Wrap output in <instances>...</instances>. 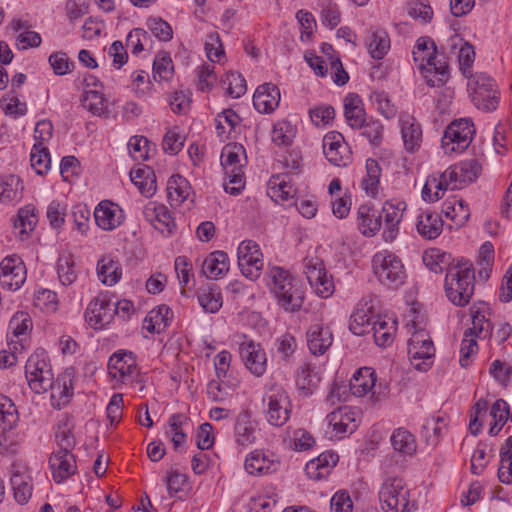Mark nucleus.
<instances>
[{
  "label": "nucleus",
  "instance_id": "nucleus-21",
  "mask_svg": "<svg viewBox=\"0 0 512 512\" xmlns=\"http://www.w3.org/2000/svg\"><path fill=\"white\" fill-rule=\"evenodd\" d=\"M382 214L373 206L360 205L357 210V226L362 235L374 236L381 228Z\"/></svg>",
  "mask_w": 512,
  "mask_h": 512
},
{
  "label": "nucleus",
  "instance_id": "nucleus-64",
  "mask_svg": "<svg viewBox=\"0 0 512 512\" xmlns=\"http://www.w3.org/2000/svg\"><path fill=\"white\" fill-rule=\"evenodd\" d=\"M489 371L494 379L498 381L502 386H508L512 376L511 365L500 360H494L491 363Z\"/></svg>",
  "mask_w": 512,
  "mask_h": 512
},
{
  "label": "nucleus",
  "instance_id": "nucleus-11",
  "mask_svg": "<svg viewBox=\"0 0 512 512\" xmlns=\"http://www.w3.org/2000/svg\"><path fill=\"white\" fill-rule=\"evenodd\" d=\"M114 302L111 296L106 293H100L88 305L85 318L94 329H102L114 318L113 312Z\"/></svg>",
  "mask_w": 512,
  "mask_h": 512
},
{
  "label": "nucleus",
  "instance_id": "nucleus-4",
  "mask_svg": "<svg viewBox=\"0 0 512 512\" xmlns=\"http://www.w3.org/2000/svg\"><path fill=\"white\" fill-rule=\"evenodd\" d=\"M467 89L472 103L480 110L491 112L497 109L499 93L495 81L484 73L470 74Z\"/></svg>",
  "mask_w": 512,
  "mask_h": 512
},
{
  "label": "nucleus",
  "instance_id": "nucleus-6",
  "mask_svg": "<svg viewBox=\"0 0 512 512\" xmlns=\"http://www.w3.org/2000/svg\"><path fill=\"white\" fill-rule=\"evenodd\" d=\"M474 133V125L470 120H454L445 129L441 140L444 153L451 155L465 151L469 147Z\"/></svg>",
  "mask_w": 512,
  "mask_h": 512
},
{
  "label": "nucleus",
  "instance_id": "nucleus-48",
  "mask_svg": "<svg viewBox=\"0 0 512 512\" xmlns=\"http://www.w3.org/2000/svg\"><path fill=\"white\" fill-rule=\"evenodd\" d=\"M29 476L18 471L11 475V486L14 492V498L19 504L28 502L32 495V486L29 483Z\"/></svg>",
  "mask_w": 512,
  "mask_h": 512
},
{
  "label": "nucleus",
  "instance_id": "nucleus-29",
  "mask_svg": "<svg viewBox=\"0 0 512 512\" xmlns=\"http://www.w3.org/2000/svg\"><path fill=\"white\" fill-rule=\"evenodd\" d=\"M202 271L207 278L218 279L229 271V257L224 251L210 253L203 262Z\"/></svg>",
  "mask_w": 512,
  "mask_h": 512
},
{
  "label": "nucleus",
  "instance_id": "nucleus-14",
  "mask_svg": "<svg viewBox=\"0 0 512 512\" xmlns=\"http://www.w3.org/2000/svg\"><path fill=\"white\" fill-rule=\"evenodd\" d=\"M239 354L245 367L255 376H262L267 368V357L260 344L252 340L243 341L239 346Z\"/></svg>",
  "mask_w": 512,
  "mask_h": 512
},
{
  "label": "nucleus",
  "instance_id": "nucleus-51",
  "mask_svg": "<svg viewBox=\"0 0 512 512\" xmlns=\"http://www.w3.org/2000/svg\"><path fill=\"white\" fill-rule=\"evenodd\" d=\"M268 189L271 198L275 201H287L291 199L295 193L292 185L286 182L281 175L272 176L268 182Z\"/></svg>",
  "mask_w": 512,
  "mask_h": 512
},
{
  "label": "nucleus",
  "instance_id": "nucleus-26",
  "mask_svg": "<svg viewBox=\"0 0 512 512\" xmlns=\"http://www.w3.org/2000/svg\"><path fill=\"white\" fill-rule=\"evenodd\" d=\"M344 115L347 123L353 129H360L366 118L362 99L358 94L349 93L344 99Z\"/></svg>",
  "mask_w": 512,
  "mask_h": 512
},
{
  "label": "nucleus",
  "instance_id": "nucleus-2",
  "mask_svg": "<svg viewBox=\"0 0 512 512\" xmlns=\"http://www.w3.org/2000/svg\"><path fill=\"white\" fill-rule=\"evenodd\" d=\"M268 287L279 306L285 311H298L304 303V291L300 282L287 270L279 266L268 269Z\"/></svg>",
  "mask_w": 512,
  "mask_h": 512
},
{
  "label": "nucleus",
  "instance_id": "nucleus-30",
  "mask_svg": "<svg viewBox=\"0 0 512 512\" xmlns=\"http://www.w3.org/2000/svg\"><path fill=\"white\" fill-rule=\"evenodd\" d=\"M375 383V371L370 367H362L353 375L349 387L353 395L362 397L372 390Z\"/></svg>",
  "mask_w": 512,
  "mask_h": 512
},
{
  "label": "nucleus",
  "instance_id": "nucleus-23",
  "mask_svg": "<svg viewBox=\"0 0 512 512\" xmlns=\"http://www.w3.org/2000/svg\"><path fill=\"white\" fill-rule=\"evenodd\" d=\"M338 460L339 457L336 453L324 452L306 464V474L309 478L314 480L326 478L332 468L337 464Z\"/></svg>",
  "mask_w": 512,
  "mask_h": 512
},
{
  "label": "nucleus",
  "instance_id": "nucleus-46",
  "mask_svg": "<svg viewBox=\"0 0 512 512\" xmlns=\"http://www.w3.org/2000/svg\"><path fill=\"white\" fill-rule=\"evenodd\" d=\"M380 176L381 168L378 162L371 158L367 159L366 176L363 178L361 186L368 196L375 197L378 194Z\"/></svg>",
  "mask_w": 512,
  "mask_h": 512
},
{
  "label": "nucleus",
  "instance_id": "nucleus-44",
  "mask_svg": "<svg viewBox=\"0 0 512 512\" xmlns=\"http://www.w3.org/2000/svg\"><path fill=\"white\" fill-rule=\"evenodd\" d=\"M450 190L446 180H443L439 174L430 175L423 187L422 197L425 201H438L444 192Z\"/></svg>",
  "mask_w": 512,
  "mask_h": 512
},
{
  "label": "nucleus",
  "instance_id": "nucleus-39",
  "mask_svg": "<svg viewBox=\"0 0 512 512\" xmlns=\"http://www.w3.org/2000/svg\"><path fill=\"white\" fill-rule=\"evenodd\" d=\"M198 302L207 313H216L223 305L220 288L210 284L198 294Z\"/></svg>",
  "mask_w": 512,
  "mask_h": 512
},
{
  "label": "nucleus",
  "instance_id": "nucleus-17",
  "mask_svg": "<svg viewBox=\"0 0 512 512\" xmlns=\"http://www.w3.org/2000/svg\"><path fill=\"white\" fill-rule=\"evenodd\" d=\"M244 467L247 473L262 476L275 472L279 467V462L272 454L254 450L246 457Z\"/></svg>",
  "mask_w": 512,
  "mask_h": 512
},
{
  "label": "nucleus",
  "instance_id": "nucleus-38",
  "mask_svg": "<svg viewBox=\"0 0 512 512\" xmlns=\"http://www.w3.org/2000/svg\"><path fill=\"white\" fill-rule=\"evenodd\" d=\"M408 354L410 356L411 363L417 370L426 371L431 364L432 357H434L435 348L434 345H428V348H422L421 346L412 343V340L409 339Z\"/></svg>",
  "mask_w": 512,
  "mask_h": 512
},
{
  "label": "nucleus",
  "instance_id": "nucleus-20",
  "mask_svg": "<svg viewBox=\"0 0 512 512\" xmlns=\"http://www.w3.org/2000/svg\"><path fill=\"white\" fill-rule=\"evenodd\" d=\"M143 214L155 229L161 233L171 234L175 228V222L168 208L161 204L149 203L145 206Z\"/></svg>",
  "mask_w": 512,
  "mask_h": 512
},
{
  "label": "nucleus",
  "instance_id": "nucleus-10",
  "mask_svg": "<svg viewBox=\"0 0 512 512\" xmlns=\"http://www.w3.org/2000/svg\"><path fill=\"white\" fill-rule=\"evenodd\" d=\"M304 272L310 286L315 293L327 298L333 293V281L327 277L323 261L318 257H306L304 259Z\"/></svg>",
  "mask_w": 512,
  "mask_h": 512
},
{
  "label": "nucleus",
  "instance_id": "nucleus-47",
  "mask_svg": "<svg viewBox=\"0 0 512 512\" xmlns=\"http://www.w3.org/2000/svg\"><path fill=\"white\" fill-rule=\"evenodd\" d=\"M451 255L438 249L426 251L423 254V262L425 266L434 273H441L451 267Z\"/></svg>",
  "mask_w": 512,
  "mask_h": 512
},
{
  "label": "nucleus",
  "instance_id": "nucleus-12",
  "mask_svg": "<svg viewBox=\"0 0 512 512\" xmlns=\"http://www.w3.org/2000/svg\"><path fill=\"white\" fill-rule=\"evenodd\" d=\"M26 280V268L16 255L5 257L0 263V284L4 289L16 291Z\"/></svg>",
  "mask_w": 512,
  "mask_h": 512
},
{
  "label": "nucleus",
  "instance_id": "nucleus-7",
  "mask_svg": "<svg viewBox=\"0 0 512 512\" xmlns=\"http://www.w3.org/2000/svg\"><path fill=\"white\" fill-rule=\"evenodd\" d=\"M379 499L385 512H405L409 506V489L402 478L388 477L381 485Z\"/></svg>",
  "mask_w": 512,
  "mask_h": 512
},
{
  "label": "nucleus",
  "instance_id": "nucleus-50",
  "mask_svg": "<svg viewBox=\"0 0 512 512\" xmlns=\"http://www.w3.org/2000/svg\"><path fill=\"white\" fill-rule=\"evenodd\" d=\"M30 162L38 175L47 173L51 166L49 150L41 143H35L31 150Z\"/></svg>",
  "mask_w": 512,
  "mask_h": 512
},
{
  "label": "nucleus",
  "instance_id": "nucleus-5",
  "mask_svg": "<svg viewBox=\"0 0 512 512\" xmlns=\"http://www.w3.org/2000/svg\"><path fill=\"white\" fill-rule=\"evenodd\" d=\"M377 279L387 287L396 288L404 283L406 272L400 258L388 251L378 252L372 260Z\"/></svg>",
  "mask_w": 512,
  "mask_h": 512
},
{
  "label": "nucleus",
  "instance_id": "nucleus-52",
  "mask_svg": "<svg viewBox=\"0 0 512 512\" xmlns=\"http://www.w3.org/2000/svg\"><path fill=\"white\" fill-rule=\"evenodd\" d=\"M75 260L71 254L61 255L57 262L58 278L62 285L69 286L77 279Z\"/></svg>",
  "mask_w": 512,
  "mask_h": 512
},
{
  "label": "nucleus",
  "instance_id": "nucleus-55",
  "mask_svg": "<svg viewBox=\"0 0 512 512\" xmlns=\"http://www.w3.org/2000/svg\"><path fill=\"white\" fill-rule=\"evenodd\" d=\"M35 208L27 205L18 211L17 219L14 222L16 229H19L21 235H28L34 230L37 224Z\"/></svg>",
  "mask_w": 512,
  "mask_h": 512
},
{
  "label": "nucleus",
  "instance_id": "nucleus-54",
  "mask_svg": "<svg viewBox=\"0 0 512 512\" xmlns=\"http://www.w3.org/2000/svg\"><path fill=\"white\" fill-rule=\"evenodd\" d=\"M238 266L246 278L255 280L259 278L263 268V255L255 253L254 257L249 256L248 258L243 255L242 258H238Z\"/></svg>",
  "mask_w": 512,
  "mask_h": 512
},
{
  "label": "nucleus",
  "instance_id": "nucleus-57",
  "mask_svg": "<svg viewBox=\"0 0 512 512\" xmlns=\"http://www.w3.org/2000/svg\"><path fill=\"white\" fill-rule=\"evenodd\" d=\"M457 175L460 179V183L467 184L475 181L481 173L482 167L479 162L475 159H470L460 162L458 165H454Z\"/></svg>",
  "mask_w": 512,
  "mask_h": 512
},
{
  "label": "nucleus",
  "instance_id": "nucleus-3",
  "mask_svg": "<svg viewBox=\"0 0 512 512\" xmlns=\"http://www.w3.org/2000/svg\"><path fill=\"white\" fill-rule=\"evenodd\" d=\"M475 275L469 261H458L447 270L445 292L448 299L457 306L467 305L474 294Z\"/></svg>",
  "mask_w": 512,
  "mask_h": 512
},
{
  "label": "nucleus",
  "instance_id": "nucleus-27",
  "mask_svg": "<svg viewBox=\"0 0 512 512\" xmlns=\"http://www.w3.org/2000/svg\"><path fill=\"white\" fill-rule=\"evenodd\" d=\"M396 330V320L378 317L373 321L370 331L373 332L376 345L386 347L393 343Z\"/></svg>",
  "mask_w": 512,
  "mask_h": 512
},
{
  "label": "nucleus",
  "instance_id": "nucleus-45",
  "mask_svg": "<svg viewBox=\"0 0 512 512\" xmlns=\"http://www.w3.org/2000/svg\"><path fill=\"white\" fill-rule=\"evenodd\" d=\"M19 421V413L14 402L6 395L0 394V428L11 430Z\"/></svg>",
  "mask_w": 512,
  "mask_h": 512
},
{
  "label": "nucleus",
  "instance_id": "nucleus-63",
  "mask_svg": "<svg viewBox=\"0 0 512 512\" xmlns=\"http://www.w3.org/2000/svg\"><path fill=\"white\" fill-rule=\"evenodd\" d=\"M223 82L228 84V94L233 98H240L247 90L246 81L239 73L232 72L227 74Z\"/></svg>",
  "mask_w": 512,
  "mask_h": 512
},
{
  "label": "nucleus",
  "instance_id": "nucleus-40",
  "mask_svg": "<svg viewBox=\"0 0 512 512\" xmlns=\"http://www.w3.org/2000/svg\"><path fill=\"white\" fill-rule=\"evenodd\" d=\"M241 156H245V149L242 145H227L224 147L221 155V165L225 173H234L235 170L242 169ZM246 157H244V160Z\"/></svg>",
  "mask_w": 512,
  "mask_h": 512
},
{
  "label": "nucleus",
  "instance_id": "nucleus-43",
  "mask_svg": "<svg viewBox=\"0 0 512 512\" xmlns=\"http://www.w3.org/2000/svg\"><path fill=\"white\" fill-rule=\"evenodd\" d=\"M171 317V309L166 305H160L148 313L144 320V327L149 332H160L161 329L166 327Z\"/></svg>",
  "mask_w": 512,
  "mask_h": 512
},
{
  "label": "nucleus",
  "instance_id": "nucleus-9",
  "mask_svg": "<svg viewBox=\"0 0 512 512\" xmlns=\"http://www.w3.org/2000/svg\"><path fill=\"white\" fill-rule=\"evenodd\" d=\"M267 421L276 427L283 426L290 418L291 402L284 388L273 385L266 395Z\"/></svg>",
  "mask_w": 512,
  "mask_h": 512
},
{
  "label": "nucleus",
  "instance_id": "nucleus-32",
  "mask_svg": "<svg viewBox=\"0 0 512 512\" xmlns=\"http://www.w3.org/2000/svg\"><path fill=\"white\" fill-rule=\"evenodd\" d=\"M390 442L393 449L404 457H412L417 451L415 436L405 428L395 429Z\"/></svg>",
  "mask_w": 512,
  "mask_h": 512
},
{
  "label": "nucleus",
  "instance_id": "nucleus-62",
  "mask_svg": "<svg viewBox=\"0 0 512 512\" xmlns=\"http://www.w3.org/2000/svg\"><path fill=\"white\" fill-rule=\"evenodd\" d=\"M309 116L316 126H325L335 117V109L331 105H319L309 110Z\"/></svg>",
  "mask_w": 512,
  "mask_h": 512
},
{
  "label": "nucleus",
  "instance_id": "nucleus-61",
  "mask_svg": "<svg viewBox=\"0 0 512 512\" xmlns=\"http://www.w3.org/2000/svg\"><path fill=\"white\" fill-rule=\"evenodd\" d=\"M147 27L152 34L160 41H169L173 37V30L170 24L161 18L152 17L147 20Z\"/></svg>",
  "mask_w": 512,
  "mask_h": 512
},
{
  "label": "nucleus",
  "instance_id": "nucleus-36",
  "mask_svg": "<svg viewBox=\"0 0 512 512\" xmlns=\"http://www.w3.org/2000/svg\"><path fill=\"white\" fill-rule=\"evenodd\" d=\"M97 274L103 284L113 286L120 280L122 269L117 261L110 256H104L97 263Z\"/></svg>",
  "mask_w": 512,
  "mask_h": 512
},
{
  "label": "nucleus",
  "instance_id": "nucleus-59",
  "mask_svg": "<svg viewBox=\"0 0 512 512\" xmlns=\"http://www.w3.org/2000/svg\"><path fill=\"white\" fill-rule=\"evenodd\" d=\"M370 317L365 309H357L350 316L349 329L355 335L369 333L371 328Z\"/></svg>",
  "mask_w": 512,
  "mask_h": 512
},
{
  "label": "nucleus",
  "instance_id": "nucleus-15",
  "mask_svg": "<svg viewBox=\"0 0 512 512\" xmlns=\"http://www.w3.org/2000/svg\"><path fill=\"white\" fill-rule=\"evenodd\" d=\"M357 416V412L353 408L344 406L328 414L327 420L335 433L334 435L343 438L357 429Z\"/></svg>",
  "mask_w": 512,
  "mask_h": 512
},
{
  "label": "nucleus",
  "instance_id": "nucleus-53",
  "mask_svg": "<svg viewBox=\"0 0 512 512\" xmlns=\"http://www.w3.org/2000/svg\"><path fill=\"white\" fill-rule=\"evenodd\" d=\"M390 49V39L386 32L375 31L371 33L368 52L374 59H382Z\"/></svg>",
  "mask_w": 512,
  "mask_h": 512
},
{
  "label": "nucleus",
  "instance_id": "nucleus-8",
  "mask_svg": "<svg viewBox=\"0 0 512 512\" xmlns=\"http://www.w3.org/2000/svg\"><path fill=\"white\" fill-rule=\"evenodd\" d=\"M109 375L124 385H132L139 382L136 358L130 351L120 350L115 352L108 361Z\"/></svg>",
  "mask_w": 512,
  "mask_h": 512
},
{
  "label": "nucleus",
  "instance_id": "nucleus-13",
  "mask_svg": "<svg viewBox=\"0 0 512 512\" xmlns=\"http://www.w3.org/2000/svg\"><path fill=\"white\" fill-rule=\"evenodd\" d=\"M323 152L326 159L333 165L345 167L351 160L350 151L341 133L328 132L323 138Z\"/></svg>",
  "mask_w": 512,
  "mask_h": 512
},
{
  "label": "nucleus",
  "instance_id": "nucleus-33",
  "mask_svg": "<svg viewBox=\"0 0 512 512\" xmlns=\"http://www.w3.org/2000/svg\"><path fill=\"white\" fill-rule=\"evenodd\" d=\"M416 227L422 237L432 240L441 234L443 221L438 214L426 211L418 216Z\"/></svg>",
  "mask_w": 512,
  "mask_h": 512
},
{
  "label": "nucleus",
  "instance_id": "nucleus-18",
  "mask_svg": "<svg viewBox=\"0 0 512 512\" xmlns=\"http://www.w3.org/2000/svg\"><path fill=\"white\" fill-rule=\"evenodd\" d=\"M52 477L56 483H61L77 470L76 460L71 452H54L49 458Z\"/></svg>",
  "mask_w": 512,
  "mask_h": 512
},
{
  "label": "nucleus",
  "instance_id": "nucleus-22",
  "mask_svg": "<svg viewBox=\"0 0 512 512\" xmlns=\"http://www.w3.org/2000/svg\"><path fill=\"white\" fill-rule=\"evenodd\" d=\"M420 68L426 71L425 78L431 87L443 85L448 79V65L443 57L439 58L436 54H429L426 65L421 62Z\"/></svg>",
  "mask_w": 512,
  "mask_h": 512
},
{
  "label": "nucleus",
  "instance_id": "nucleus-60",
  "mask_svg": "<svg viewBox=\"0 0 512 512\" xmlns=\"http://www.w3.org/2000/svg\"><path fill=\"white\" fill-rule=\"evenodd\" d=\"M295 137V131L288 122H278L274 125L271 138L272 141L279 146H288Z\"/></svg>",
  "mask_w": 512,
  "mask_h": 512
},
{
  "label": "nucleus",
  "instance_id": "nucleus-19",
  "mask_svg": "<svg viewBox=\"0 0 512 512\" xmlns=\"http://www.w3.org/2000/svg\"><path fill=\"white\" fill-rule=\"evenodd\" d=\"M280 91L272 83L260 85L253 95V105L260 113L269 114L279 105Z\"/></svg>",
  "mask_w": 512,
  "mask_h": 512
},
{
  "label": "nucleus",
  "instance_id": "nucleus-31",
  "mask_svg": "<svg viewBox=\"0 0 512 512\" xmlns=\"http://www.w3.org/2000/svg\"><path fill=\"white\" fill-rule=\"evenodd\" d=\"M130 178L132 183L145 197H151L155 194L157 189L156 176L151 168L144 166L132 170Z\"/></svg>",
  "mask_w": 512,
  "mask_h": 512
},
{
  "label": "nucleus",
  "instance_id": "nucleus-35",
  "mask_svg": "<svg viewBox=\"0 0 512 512\" xmlns=\"http://www.w3.org/2000/svg\"><path fill=\"white\" fill-rule=\"evenodd\" d=\"M24 186L19 176L8 175L0 181V202L8 204L22 198Z\"/></svg>",
  "mask_w": 512,
  "mask_h": 512
},
{
  "label": "nucleus",
  "instance_id": "nucleus-34",
  "mask_svg": "<svg viewBox=\"0 0 512 512\" xmlns=\"http://www.w3.org/2000/svg\"><path fill=\"white\" fill-rule=\"evenodd\" d=\"M191 186L180 175H173L167 182V198L171 206H180L189 196Z\"/></svg>",
  "mask_w": 512,
  "mask_h": 512
},
{
  "label": "nucleus",
  "instance_id": "nucleus-25",
  "mask_svg": "<svg viewBox=\"0 0 512 512\" xmlns=\"http://www.w3.org/2000/svg\"><path fill=\"white\" fill-rule=\"evenodd\" d=\"M333 341L332 333L322 324L312 325L307 332V343L309 350L314 355H322L331 346Z\"/></svg>",
  "mask_w": 512,
  "mask_h": 512
},
{
  "label": "nucleus",
  "instance_id": "nucleus-28",
  "mask_svg": "<svg viewBox=\"0 0 512 512\" xmlns=\"http://www.w3.org/2000/svg\"><path fill=\"white\" fill-rule=\"evenodd\" d=\"M234 439L238 446L248 447L255 443V427L248 412H241L234 424Z\"/></svg>",
  "mask_w": 512,
  "mask_h": 512
},
{
  "label": "nucleus",
  "instance_id": "nucleus-56",
  "mask_svg": "<svg viewBox=\"0 0 512 512\" xmlns=\"http://www.w3.org/2000/svg\"><path fill=\"white\" fill-rule=\"evenodd\" d=\"M173 75V64L167 52H160L153 62V77L156 81L169 80Z\"/></svg>",
  "mask_w": 512,
  "mask_h": 512
},
{
  "label": "nucleus",
  "instance_id": "nucleus-42",
  "mask_svg": "<svg viewBox=\"0 0 512 512\" xmlns=\"http://www.w3.org/2000/svg\"><path fill=\"white\" fill-rule=\"evenodd\" d=\"M82 105L95 116H109L106 99L103 94L96 90H87L82 96Z\"/></svg>",
  "mask_w": 512,
  "mask_h": 512
},
{
  "label": "nucleus",
  "instance_id": "nucleus-24",
  "mask_svg": "<svg viewBox=\"0 0 512 512\" xmlns=\"http://www.w3.org/2000/svg\"><path fill=\"white\" fill-rule=\"evenodd\" d=\"M401 134L405 149L408 152H414L420 147L422 141V130L417 120L404 114L400 117Z\"/></svg>",
  "mask_w": 512,
  "mask_h": 512
},
{
  "label": "nucleus",
  "instance_id": "nucleus-37",
  "mask_svg": "<svg viewBox=\"0 0 512 512\" xmlns=\"http://www.w3.org/2000/svg\"><path fill=\"white\" fill-rule=\"evenodd\" d=\"M319 382L320 377L312 365L305 363L298 369L296 386L303 396L311 395Z\"/></svg>",
  "mask_w": 512,
  "mask_h": 512
},
{
  "label": "nucleus",
  "instance_id": "nucleus-16",
  "mask_svg": "<svg viewBox=\"0 0 512 512\" xmlns=\"http://www.w3.org/2000/svg\"><path fill=\"white\" fill-rule=\"evenodd\" d=\"M95 222L104 231H112L124 221L123 210L110 201L100 202L94 211Z\"/></svg>",
  "mask_w": 512,
  "mask_h": 512
},
{
  "label": "nucleus",
  "instance_id": "nucleus-41",
  "mask_svg": "<svg viewBox=\"0 0 512 512\" xmlns=\"http://www.w3.org/2000/svg\"><path fill=\"white\" fill-rule=\"evenodd\" d=\"M446 217L450 218L456 226H463L470 217L468 205L462 199L445 201L443 210Z\"/></svg>",
  "mask_w": 512,
  "mask_h": 512
},
{
  "label": "nucleus",
  "instance_id": "nucleus-49",
  "mask_svg": "<svg viewBox=\"0 0 512 512\" xmlns=\"http://www.w3.org/2000/svg\"><path fill=\"white\" fill-rule=\"evenodd\" d=\"M500 466L498 478L502 483H512V436L508 437L504 446L500 449Z\"/></svg>",
  "mask_w": 512,
  "mask_h": 512
},
{
  "label": "nucleus",
  "instance_id": "nucleus-1",
  "mask_svg": "<svg viewBox=\"0 0 512 512\" xmlns=\"http://www.w3.org/2000/svg\"><path fill=\"white\" fill-rule=\"evenodd\" d=\"M25 375L30 388L35 393L51 391L52 405L65 406L73 396L72 374L65 371L54 381V375L47 361L46 352L41 349L32 354L25 365Z\"/></svg>",
  "mask_w": 512,
  "mask_h": 512
},
{
  "label": "nucleus",
  "instance_id": "nucleus-58",
  "mask_svg": "<svg viewBox=\"0 0 512 512\" xmlns=\"http://www.w3.org/2000/svg\"><path fill=\"white\" fill-rule=\"evenodd\" d=\"M477 335H472V330H465L460 347L459 363L462 367L470 364V357L478 351Z\"/></svg>",
  "mask_w": 512,
  "mask_h": 512
}]
</instances>
